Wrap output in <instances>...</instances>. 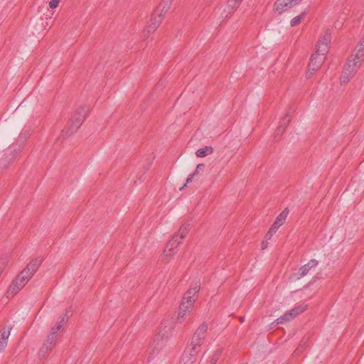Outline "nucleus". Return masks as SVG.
I'll use <instances>...</instances> for the list:
<instances>
[{"label": "nucleus", "mask_w": 364, "mask_h": 364, "mask_svg": "<svg viewBox=\"0 0 364 364\" xmlns=\"http://www.w3.org/2000/svg\"><path fill=\"white\" fill-rule=\"evenodd\" d=\"M294 6H295L289 0H277L274 4V10L282 14Z\"/></svg>", "instance_id": "nucleus-11"}, {"label": "nucleus", "mask_w": 364, "mask_h": 364, "mask_svg": "<svg viewBox=\"0 0 364 364\" xmlns=\"http://www.w3.org/2000/svg\"><path fill=\"white\" fill-rule=\"evenodd\" d=\"M289 122H290V117H288V116H286V115H285V116L282 119V120L280 121V122H279V125L281 127H284V128H285V129H286V128H287V127L288 126V124H289Z\"/></svg>", "instance_id": "nucleus-32"}, {"label": "nucleus", "mask_w": 364, "mask_h": 364, "mask_svg": "<svg viewBox=\"0 0 364 364\" xmlns=\"http://www.w3.org/2000/svg\"><path fill=\"white\" fill-rule=\"evenodd\" d=\"M240 321H241V322H243V321H244V318H243V317H241V318H240Z\"/></svg>", "instance_id": "nucleus-42"}, {"label": "nucleus", "mask_w": 364, "mask_h": 364, "mask_svg": "<svg viewBox=\"0 0 364 364\" xmlns=\"http://www.w3.org/2000/svg\"><path fill=\"white\" fill-rule=\"evenodd\" d=\"M199 352V350L188 346L181 355L179 364H194Z\"/></svg>", "instance_id": "nucleus-8"}, {"label": "nucleus", "mask_w": 364, "mask_h": 364, "mask_svg": "<svg viewBox=\"0 0 364 364\" xmlns=\"http://www.w3.org/2000/svg\"><path fill=\"white\" fill-rule=\"evenodd\" d=\"M17 154V151H15V153L12 154L11 157L9 158V159L6 157L5 159H1L0 160V167L5 168L10 162V161L15 157V156Z\"/></svg>", "instance_id": "nucleus-31"}, {"label": "nucleus", "mask_w": 364, "mask_h": 364, "mask_svg": "<svg viewBox=\"0 0 364 364\" xmlns=\"http://www.w3.org/2000/svg\"><path fill=\"white\" fill-rule=\"evenodd\" d=\"M293 5L296 6L299 4L303 0H289Z\"/></svg>", "instance_id": "nucleus-39"}, {"label": "nucleus", "mask_w": 364, "mask_h": 364, "mask_svg": "<svg viewBox=\"0 0 364 364\" xmlns=\"http://www.w3.org/2000/svg\"><path fill=\"white\" fill-rule=\"evenodd\" d=\"M307 13V11L305 10L302 11L299 16L294 17L290 21L291 26L294 27L299 25L301 21L306 16Z\"/></svg>", "instance_id": "nucleus-21"}, {"label": "nucleus", "mask_w": 364, "mask_h": 364, "mask_svg": "<svg viewBox=\"0 0 364 364\" xmlns=\"http://www.w3.org/2000/svg\"><path fill=\"white\" fill-rule=\"evenodd\" d=\"M208 331V325L205 323H201L196 330L189 347L200 351L201 346L204 343Z\"/></svg>", "instance_id": "nucleus-2"}, {"label": "nucleus", "mask_w": 364, "mask_h": 364, "mask_svg": "<svg viewBox=\"0 0 364 364\" xmlns=\"http://www.w3.org/2000/svg\"><path fill=\"white\" fill-rule=\"evenodd\" d=\"M173 0H164L163 1V7L161 9L159 8V11L162 12L164 15L168 11Z\"/></svg>", "instance_id": "nucleus-28"}, {"label": "nucleus", "mask_w": 364, "mask_h": 364, "mask_svg": "<svg viewBox=\"0 0 364 364\" xmlns=\"http://www.w3.org/2000/svg\"><path fill=\"white\" fill-rule=\"evenodd\" d=\"M285 130V128L281 127L279 125L277 128L275 135H274V139H277V136L282 135Z\"/></svg>", "instance_id": "nucleus-33"}, {"label": "nucleus", "mask_w": 364, "mask_h": 364, "mask_svg": "<svg viewBox=\"0 0 364 364\" xmlns=\"http://www.w3.org/2000/svg\"><path fill=\"white\" fill-rule=\"evenodd\" d=\"M60 1L59 0H51L49 2V6L50 9H55L58 6V4H59Z\"/></svg>", "instance_id": "nucleus-35"}, {"label": "nucleus", "mask_w": 364, "mask_h": 364, "mask_svg": "<svg viewBox=\"0 0 364 364\" xmlns=\"http://www.w3.org/2000/svg\"><path fill=\"white\" fill-rule=\"evenodd\" d=\"M167 323H168V321L162 323L163 327H161V329L159 333V336L161 337L162 340L168 339L170 336H171L174 330V326L173 325H169L168 326H166Z\"/></svg>", "instance_id": "nucleus-15"}, {"label": "nucleus", "mask_w": 364, "mask_h": 364, "mask_svg": "<svg viewBox=\"0 0 364 364\" xmlns=\"http://www.w3.org/2000/svg\"><path fill=\"white\" fill-rule=\"evenodd\" d=\"M34 274L29 270V268H24L18 276L21 278L23 281L28 282Z\"/></svg>", "instance_id": "nucleus-24"}, {"label": "nucleus", "mask_w": 364, "mask_h": 364, "mask_svg": "<svg viewBox=\"0 0 364 364\" xmlns=\"http://www.w3.org/2000/svg\"><path fill=\"white\" fill-rule=\"evenodd\" d=\"M200 288V284L199 281L192 284L189 289L185 293L182 300L186 301L189 305H193L196 301L195 296L199 291Z\"/></svg>", "instance_id": "nucleus-9"}, {"label": "nucleus", "mask_w": 364, "mask_h": 364, "mask_svg": "<svg viewBox=\"0 0 364 364\" xmlns=\"http://www.w3.org/2000/svg\"><path fill=\"white\" fill-rule=\"evenodd\" d=\"M68 310L65 311V313L63 316L60 318V321H58L56 324L51 328V331L58 333L59 331L63 328L65 323H67L68 320Z\"/></svg>", "instance_id": "nucleus-17"}, {"label": "nucleus", "mask_w": 364, "mask_h": 364, "mask_svg": "<svg viewBox=\"0 0 364 364\" xmlns=\"http://www.w3.org/2000/svg\"><path fill=\"white\" fill-rule=\"evenodd\" d=\"M274 233L271 232L269 230L267 232V233L265 235L266 240H270L272 237L273 236Z\"/></svg>", "instance_id": "nucleus-37"}, {"label": "nucleus", "mask_w": 364, "mask_h": 364, "mask_svg": "<svg viewBox=\"0 0 364 364\" xmlns=\"http://www.w3.org/2000/svg\"><path fill=\"white\" fill-rule=\"evenodd\" d=\"M302 348V345L300 344V346L295 350L294 351V354L295 355H298L299 351H300V349Z\"/></svg>", "instance_id": "nucleus-41"}, {"label": "nucleus", "mask_w": 364, "mask_h": 364, "mask_svg": "<svg viewBox=\"0 0 364 364\" xmlns=\"http://www.w3.org/2000/svg\"><path fill=\"white\" fill-rule=\"evenodd\" d=\"M353 60L360 64L364 60V36L357 45Z\"/></svg>", "instance_id": "nucleus-13"}, {"label": "nucleus", "mask_w": 364, "mask_h": 364, "mask_svg": "<svg viewBox=\"0 0 364 364\" xmlns=\"http://www.w3.org/2000/svg\"><path fill=\"white\" fill-rule=\"evenodd\" d=\"M191 225L189 223H184L181 226L177 234L179 235V238L183 240L188 235Z\"/></svg>", "instance_id": "nucleus-19"}, {"label": "nucleus", "mask_w": 364, "mask_h": 364, "mask_svg": "<svg viewBox=\"0 0 364 364\" xmlns=\"http://www.w3.org/2000/svg\"><path fill=\"white\" fill-rule=\"evenodd\" d=\"M242 0H228V8L230 10L228 11L229 14H231L236 10L240 5Z\"/></svg>", "instance_id": "nucleus-25"}, {"label": "nucleus", "mask_w": 364, "mask_h": 364, "mask_svg": "<svg viewBox=\"0 0 364 364\" xmlns=\"http://www.w3.org/2000/svg\"><path fill=\"white\" fill-rule=\"evenodd\" d=\"M306 305H299L289 311V314L294 318L296 316L306 311Z\"/></svg>", "instance_id": "nucleus-23"}, {"label": "nucleus", "mask_w": 364, "mask_h": 364, "mask_svg": "<svg viewBox=\"0 0 364 364\" xmlns=\"http://www.w3.org/2000/svg\"><path fill=\"white\" fill-rule=\"evenodd\" d=\"M295 112V108H294V105H291L289 107V109L287 111V113L286 114V116H288L290 117V114L291 113H294Z\"/></svg>", "instance_id": "nucleus-36"}, {"label": "nucleus", "mask_w": 364, "mask_h": 364, "mask_svg": "<svg viewBox=\"0 0 364 364\" xmlns=\"http://www.w3.org/2000/svg\"><path fill=\"white\" fill-rule=\"evenodd\" d=\"M318 264V261L315 259H311L307 264L301 266L299 269V274L301 277L308 274L310 269Z\"/></svg>", "instance_id": "nucleus-16"}, {"label": "nucleus", "mask_w": 364, "mask_h": 364, "mask_svg": "<svg viewBox=\"0 0 364 364\" xmlns=\"http://www.w3.org/2000/svg\"><path fill=\"white\" fill-rule=\"evenodd\" d=\"M261 246H262V250H264L265 248H267V240L262 241Z\"/></svg>", "instance_id": "nucleus-40"}, {"label": "nucleus", "mask_w": 364, "mask_h": 364, "mask_svg": "<svg viewBox=\"0 0 364 364\" xmlns=\"http://www.w3.org/2000/svg\"><path fill=\"white\" fill-rule=\"evenodd\" d=\"M58 333L50 331V333L48 335L46 342L39 350L40 357H45L48 352L53 349L56 343Z\"/></svg>", "instance_id": "nucleus-6"}, {"label": "nucleus", "mask_w": 364, "mask_h": 364, "mask_svg": "<svg viewBox=\"0 0 364 364\" xmlns=\"http://www.w3.org/2000/svg\"><path fill=\"white\" fill-rule=\"evenodd\" d=\"M205 167V166L204 164H198L195 171L187 178L186 183L184 184V186L180 188V190H182L186 186L187 183H191L192 181L193 177L197 176L200 173V171H203L204 170Z\"/></svg>", "instance_id": "nucleus-20"}, {"label": "nucleus", "mask_w": 364, "mask_h": 364, "mask_svg": "<svg viewBox=\"0 0 364 364\" xmlns=\"http://www.w3.org/2000/svg\"><path fill=\"white\" fill-rule=\"evenodd\" d=\"M223 353V349H217L209 360V364H215Z\"/></svg>", "instance_id": "nucleus-27"}, {"label": "nucleus", "mask_w": 364, "mask_h": 364, "mask_svg": "<svg viewBox=\"0 0 364 364\" xmlns=\"http://www.w3.org/2000/svg\"><path fill=\"white\" fill-rule=\"evenodd\" d=\"M181 243H182V240L179 238V235L174 234L172 238L168 242L165 252H169V255H173V250L176 248Z\"/></svg>", "instance_id": "nucleus-12"}, {"label": "nucleus", "mask_w": 364, "mask_h": 364, "mask_svg": "<svg viewBox=\"0 0 364 364\" xmlns=\"http://www.w3.org/2000/svg\"><path fill=\"white\" fill-rule=\"evenodd\" d=\"M11 327L8 328V330H6L4 328L2 331H0V340L4 341L6 343V341L10 335Z\"/></svg>", "instance_id": "nucleus-30"}, {"label": "nucleus", "mask_w": 364, "mask_h": 364, "mask_svg": "<svg viewBox=\"0 0 364 364\" xmlns=\"http://www.w3.org/2000/svg\"><path fill=\"white\" fill-rule=\"evenodd\" d=\"M280 226H281L280 225H278L277 223H275V222H274V223L271 225V227H270V228H269V230L271 232H273V233L274 234V233L277 231V230L279 229V228Z\"/></svg>", "instance_id": "nucleus-34"}, {"label": "nucleus", "mask_w": 364, "mask_h": 364, "mask_svg": "<svg viewBox=\"0 0 364 364\" xmlns=\"http://www.w3.org/2000/svg\"><path fill=\"white\" fill-rule=\"evenodd\" d=\"M325 58L326 57L315 53L311 55L309 64V70L306 72V77H310L314 74V72L317 71L321 68Z\"/></svg>", "instance_id": "nucleus-5"}, {"label": "nucleus", "mask_w": 364, "mask_h": 364, "mask_svg": "<svg viewBox=\"0 0 364 364\" xmlns=\"http://www.w3.org/2000/svg\"><path fill=\"white\" fill-rule=\"evenodd\" d=\"M291 319H293V317L291 316V315L289 314V311H287L284 315H282V316H280L279 318H278L277 319V324L283 323L289 321Z\"/></svg>", "instance_id": "nucleus-29"}, {"label": "nucleus", "mask_w": 364, "mask_h": 364, "mask_svg": "<svg viewBox=\"0 0 364 364\" xmlns=\"http://www.w3.org/2000/svg\"><path fill=\"white\" fill-rule=\"evenodd\" d=\"M43 262V258L41 257H36L31 260L28 265L26 266L27 268H29V270H31V272L35 274L36 271L38 269L40 265Z\"/></svg>", "instance_id": "nucleus-18"}, {"label": "nucleus", "mask_w": 364, "mask_h": 364, "mask_svg": "<svg viewBox=\"0 0 364 364\" xmlns=\"http://www.w3.org/2000/svg\"><path fill=\"white\" fill-rule=\"evenodd\" d=\"M193 305L188 304V303H186V301L181 300L180 306H179L178 314V318H177L178 321L180 323H182L184 321L185 316H186L187 312L190 311L189 309Z\"/></svg>", "instance_id": "nucleus-14"}, {"label": "nucleus", "mask_w": 364, "mask_h": 364, "mask_svg": "<svg viewBox=\"0 0 364 364\" xmlns=\"http://www.w3.org/2000/svg\"><path fill=\"white\" fill-rule=\"evenodd\" d=\"M88 112V107L80 106L71 117L68 126L62 130L60 138L65 139L75 132L86 119Z\"/></svg>", "instance_id": "nucleus-1"}, {"label": "nucleus", "mask_w": 364, "mask_h": 364, "mask_svg": "<svg viewBox=\"0 0 364 364\" xmlns=\"http://www.w3.org/2000/svg\"><path fill=\"white\" fill-rule=\"evenodd\" d=\"M331 41L330 33H326L325 35L318 39L315 48V54L324 56L328 52V43Z\"/></svg>", "instance_id": "nucleus-7"}, {"label": "nucleus", "mask_w": 364, "mask_h": 364, "mask_svg": "<svg viewBox=\"0 0 364 364\" xmlns=\"http://www.w3.org/2000/svg\"><path fill=\"white\" fill-rule=\"evenodd\" d=\"M160 5L151 14L148 25L146 29L144 31V35L145 37H148L151 33H153L156 29L159 26L162 20L164 19V14L159 11Z\"/></svg>", "instance_id": "nucleus-3"}, {"label": "nucleus", "mask_w": 364, "mask_h": 364, "mask_svg": "<svg viewBox=\"0 0 364 364\" xmlns=\"http://www.w3.org/2000/svg\"><path fill=\"white\" fill-rule=\"evenodd\" d=\"M213 151V147L210 146H205L203 148L199 149L196 154L198 157H205Z\"/></svg>", "instance_id": "nucleus-22"}, {"label": "nucleus", "mask_w": 364, "mask_h": 364, "mask_svg": "<svg viewBox=\"0 0 364 364\" xmlns=\"http://www.w3.org/2000/svg\"><path fill=\"white\" fill-rule=\"evenodd\" d=\"M360 63L353 59L349 60L344 66L342 74L340 77L341 84H346L354 76Z\"/></svg>", "instance_id": "nucleus-4"}, {"label": "nucleus", "mask_w": 364, "mask_h": 364, "mask_svg": "<svg viewBox=\"0 0 364 364\" xmlns=\"http://www.w3.org/2000/svg\"><path fill=\"white\" fill-rule=\"evenodd\" d=\"M288 213V208H284L282 210V212L277 217L276 220L274 222L277 223L278 225H282L285 223Z\"/></svg>", "instance_id": "nucleus-26"}, {"label": "nucleus", "mask_w": 364, "mask_h": 364, "mask_svg": "<svg viewBox=\"0 0 364 364\" xmlns=\"http://www.w3.org/2000/svg\"><path fill=\"white\" fill-rule=\"evenodd\" d=\"M6 346V343L4 341H2L0 340V352H1L4 349Z\"/></svg>", "instance_id": "nucleus-38"}, {"label": "nucleus", "mask_w": 364, "mask_h": 364, "mask_svg": "<svg viewBox=\"0 0 364 364\" xmlns=\"http://www.w3.org/2000/svg\"><path fill=\"white\" fill-rule=\"evenodd\" d=\"M25 281H23L21 277L17 276L9 287L7 294L15 295L17 294L26 284Z\"/></svg>", "instance_id": "nucleus-10"}]
</instances>
